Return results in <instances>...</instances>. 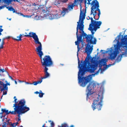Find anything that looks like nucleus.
I'll return each mask as SVG.
<instances>
[{
  "instance_id": "nucleus-1",
  "label": "nucleus",
  "mask_w": 127,
  "mask_h": 127,
  "mask_svg": "<svg viewBox=\"0 0 127 127\" xmlns=\"http://www.w3.org/2000/svg\"><path fill=\"white\" fill-rule=\"evenodd\" d=\"M85 51L87 54V56L84 61H81L80 63V74H84L86 72H89L90 73L94 72L96 69V66L95 64H91L89 62L90 59V54L93 50V46H91V45L88 42Z\"/></svg>"
},
{
  "instance_id": "nucleus-2",
  "label": "nucleus",
  "mask_w": 127,
  "mask_h": 127,
  "mask_svg": "<svg viewBox=\"0 0 127 127\" xmlns=\"http://www.w3.org/2000/svg\"><path fill=\"white\" fill-rule=\"evenodd\" d=\"M89 17V19L91 20V23L89 25V27L88 30L91 31V34L87 35H84L83 38H86L87 42L90 43L91 44H95L96 43L97 40L94 37V32L93 31H96L97 30L100 28V26L102 24V22L99 21H96V20H93L92 17Z\"/></svg>"
},
{
  "instance_id": "nucleus-3",
  "label": "nucleus",
  "mask_w": 127,
  "mask_h": 127,
  "mask_svg": "<svg viewBox=\"0 0 127 127\" xmlns=\"http://www.w3.org/2000/svg\"><path fill=\"white\" fill-rule=\"evenodd\" d=\"M92 0H80V3H84L85 5V9L87 8L86 5L90 4L91 8V11L90 15L91 16H93L94 19L95 20H98L100 17L101 12L100 9L99 8V3L98 1L95 2L92 1L91 3L90 2Z\"/></svg>"
},
{
  "instance_id": "nucleus-4",
  "label": "nucleus",
  "mask_w": 127,
  "mask_h": 127,
  "mask_svg": "<svg viewBox=\"0 0 127 127\" xmlns=\"http://www.w3.org/2000/svg\"><path fill=\"white\" fill-rule=\"evenodd\" d=\"M91 78L89 77H81L80 76V85L82 87H85L87 83H89L87 86L86 88L87 97H88L90 95L93 94L95 95V93L94 91V89L96 87L97 84L93 81L90 82Z\"/></svg>"
},
{
  "instance_id": "nucleus-5",
  "label": "nucleus",
  "mask_w": 127,
  "mask_h": 127,
  "mask_svg": "<svg viewBox=\"0 0 127 127\" xmlns=\"http://www.w3.org/2000/svg\"><path fill=\"white\" fill-rule=\"evenodd\" d=\"M103 91H99L98 94H96L94 99L92 107L93 110L97 109L98 110H101L102 106V100L103 98Z\"/></svg>"
},
{
  "instance_id": "nucleus-6",
  "label": "nucleus",
  "mask_w": 127,
  "mask_h": 127,
  "mask_svg": "<svg viewBox=\"0 0 127 127\" xmlns=\"http://www.w3.org/2000/svg\"><path fill=\"white\" fill-rule=\"evenodd\" d=\"M42 46L41 47V50L38 51L36 50V51L38 53L37 54L39 55L41 60L42 65L43 67H50L53 64V62L50 57L49 55L45 56L44 58L42 59V56L43 55V53L41 51L42 50Z\"/></svg>"
},
{
  "instance_id": "nucleus-7",
  "label": "nucleus",
  "mask_w": 127,
  "mask_h": 127,
  "mask_svg": "<svg viewBox=\"0 0 127 127\" xmlns=\"http://www.w3.org/2000/svg\"><path fill=\"white\" fill-rule=\"evenodd\" d=\"M123 39L124 40L122 41L121 45L120 44H118L116 45H115L114 46L115 48L113 52H112L113 51V49L112 47L111 48L110 50L109 49V50H108L110 52V53H111L110 57V59L112 60H114L115 59V58L117 56V54L119 52V49L120 50V48L121 46L123 48H125L126 49H127L126 47H123L122 46L123 45H122V42L125 40V39H124V38Z\"/></svg>"
},
{
  "instance_id": "nucleus-8",
  "label": "nucleus",
  "mask_w": 127,
  "mask_h": 127,
  "mask_svg": "<svg viewBox=\"0 0 127 127\" xmlns=\"http://www.w3.org/2000/svg\"><path fill=\"white\" fill-rule=\"evenodd\" d=\"M24 36L26 37H32L34 40L35 44H39V45L36 48V50H37V51H39L41 50L42 44L39 41L38 36L35 33L30 32L29 33V34L25 35Z\"/></svg>"
},
{
  "instance_id": "nucleus-9",
  "label": "nucleus",
  "mask_w": 127,
  "mask_h": 127,
  "mask_svg": "<svg viewBox=\"0 0 127 127\" xmlns=\"http://www.w3.org/2000/svg\"><path fill=\"white\" fill-rule=\"evenodd\" d=\"M36 6L37 8H36V6H35V10H38L39 9L40 10L42 11L41 16L43 17H47V15L48 13H49L50 12V7H46L43 5L40 6L37 4Z\"/></svg>"
},
{
  "instance_id": "nucleus-10",
  "label": "nucleus",
  "mask_w": 127,
  "mask_h": 127,
  "mask_svg": "<svg viewBox=\"0 0 127 127\" xmlns=\"http://www.w3.org/2000/svg\"><path fill=\"white\" fill-rule=\"evenodd\" d=\"M79 29V28H77V32L76 34L77 38V40L75 42V45H77L78 51L77 52V56L78 57V68L79 69V70L78 72V83L79 84V59L78 57V52L79 51V34H78V30Z\"/></svg>"
},
{
  "instance_id": "nucleus-11",
  "label": "nucleus",
  "mask_w": 127,
  "mask_h": 127,
  "mask_svg": "<svg viewBox=\"0 0 127 127\" xmlns=\"http://www.w3.org/2000/svg\"><path fill=\"white\" fill-rule=\"evenodd\" d=\"M17 98H15L13 102L15 103L13 104V107H15L18 108L25 106L26 103L24 99L18 101H17Z\"/></svg>"
},
{
  "instance_id": "nucleus-12",
  "label": "nucleus",
  "mask_w": 127,
  "mask_h": 127,
  "mask_svg": "<svg viewBox=\"0 0 127 127\" xmlns=\"http://www.w3.org/2000/svg\"><path fill=\"white\" fill-rule=\"evenodd\" d=\"M29 110V108L26 106L17 108L16 113L18 114V118H20V114L25 113Z\"/></svg>"
},
{
  "instance_id": "nucleus-13",
  "label": "nucleus",
  "mask_w": 127,
  "mask_h": 127,
  "mask_svg": "<svg viewBox=\"0 0 127 127\" xmlns=\"http://www.w3.org/2000/svg\"><path fill=\"white\" fill-rule=\"evenodd\" d=\"M86 13V10L83 9L82 11L81 9L80 13V24L81 25H83L84 23L83 20L85 18Z\"/></svg>"
},
{
  "instance_id": "nucleus-14",
  "label": "nucleus",
  "mask_w": 127,
  "mask_h": 127,
  "mask_svg": "<svg viewBox=\"0 0 127 127\" xmlns=\"http://www.w3.org/2000/svg\"><path fill=\"white\" fill-rule=\"evenodd\" d=\"M61 16V13L59 14H58L57 13L56 14L52 15L50 14L49 13H48L47 15V18H48L50 19H57L60 17Z\"/></svg>"
},
{
  "instance_id": "nucleus-15",
  "label": "nucleus",
  "mask_w": 127,
  "mask_h": 127,
  "mask_svg": "<svg viewBox=\"0 0 127 127\" xmlns=\"http://www.w3.org/2000/svg\"><path fill=\"white\" fill-rule=\"evenodd\" d=\"M79 0H74V3H72L71 4L68 5V10H70L73 9V7L75 6H77L79 3Z\"/></svg>"
},
{
  "instance_id": "nucleus-16",
  "label": "nucleus",
  "mask_w": 127,
  "mask_h": 127,
  "mask_svg": "<svg viewBox=\"0 0 127 127\" xmlns=\"http://www.w3.org/2000/svg\"><path fill=\"white\" fill-rule=\"evenodd\" d=\"M84 27V25H81L80 24V31H81L82 33L80 34V42L82 41V37L84 35H86V33L84 32L83 31Z\"/></svg>"
},
{
  "instance_id": "nucleus-17",
  "label": "nucleus",
  "mask_w": 127,
  "mask_h": 127,
  "mask_svg": "<svg viewBox=\"0 0 127 127\" xmlns=\"http://www.w3.org/2000/svg\"><path fill=\"white\" fill-rule=\"evenodd\" d=\"M42 68L44 69L43 71L45 75L44 77H41V79L42 80L48 78L50 75L49 73L47 71L48 70L47 67H42Z\"/></svg>"
},
{
  "instance_id": "nucleus-18",
  "label": "nucleus",
  "mask_w": 127,
  "mask_h": 127,
  "mask_svg": "<svg viewBox=\"0 0 127 127\" xmlns=\"http://www.w3.org/2000/svg\"><path fill=\"white\" fill-rule=\"evenodd\" d=\"M124 39L125 40L122 42V45L123 47H125L127 49V35L124 36Z\"/></svg>"
},
{
  "instance_id": "nucleus-19",
  "label": "nucleus",
  "mask_w": 127,
  "mask_h": 127,
  "mask_svg": "<svg viewBox=\"0 0 127 127\" xmlns=\"http://www.w3.org/2000/svg\"><path fill=\"white\" fill-rule=\"evenodd\" d=\"M6 8L7 9H8V10L10 11H13V13H18V12H17V11L16 10H15V9H14L12 6H11L10 7H9L7 6H6Z\"/></svg>"
},
{
  "instance_id": "nucleus-20",
  "label": "nucleus",
  "mask_w": 127,
  "mask_h": 127,
  "mask_svg": "<svg viewBox=\"0 0 127 127\" xmlns=\"http://www.w3.org/2000/svg\"><path fill=\"white\" fill-rule=\"evenodd\" d=\"M122 55H119L117 59L115 61V62L113 64H114L115 63L119 62H120L121 60L122 57Z\"/></svg>"
},
{
  "instance_id": "nucleus-21",
  "label": "nucleus",
  "mask_w": 127,
  "mask_h": 127,
  "mask_svg": "<svg viewBox=\"0 0 127 127\" xmlns=\"http://www.w3.org/2000/svg\"><path fill=\"white\" fill-rule=\"evenodd\" d=\"M68 9L64 8L63 10L61 12V15L63 16L66 13H68Z\"/></svg>"
},
{
  "instance_id": "nucleus-22",
  "label": "nucleus",
  "mask_w": 127,
  "mask_h": 127,
  "mask_svg": "<svg viewBox=\"0 0 127 127\" xmlns=\"http://www.w3.org/2000/svg\"><path fill=\"white\" fill-rule=\"evenodd\" d=\"M6 84H4L3 86V88L1 87V86H0V90L2 91H4L5 90H8V87L6 86Z\"/></svg>"
},
{
  "instance_id": "nucleus-23",
  "label": "nucleus",
  "mask_w": 127,
  "mask_h": 127,
  "mask_svg": "<svg viewBox=\"0 0 127 127\" xmlns=\"http://www.w3.org/2000/svg\"><path fill=\"white\" fill-rule=\"evenodd\" d=\"M42 80L41 79L40 80L37 81H34L32 83H31L30 84L32 85L33 84L34 85H36L38 84L41 83L42 82Z\"/></svg>"
},
{
  "instance_id": "nucleus-24",
  "label": "nucleus",
  "mask_w": 127,
  "mask_h": 127,
  "mask_svg": "<svg viewBox=\"0 0 127 127\" xmlns=\"http://www.w3.org/2000/svg\"><path fill=\"white\" fill-rule=\"evenodd\" d=\"M14 107V111H10L9 112L8 111V114H9L10 113L11 114H14V115L16 114V111L17 109V108L16 107Z\"/></svg>"
},
{
  "instance_id": "nucleus-25",
  "label": "nucleus",
  "mask_w": 127,
  "mask_h": 127,
  "mask_svg": "<svg viewBox=\"0 0 127 127\" xmlns=\"http://www.w3.org/2000/svg\"><path fill=\"white\" fill-rule=\"evenodd\" d=\"M22 35L20 34L19 36H17V38H18V39L14 38V39L17 41H21V38H22Z\"/></svg>"
},
{
  "instance_id": "nucleus-26",
  "label": "nucleus",
  "mask_w": 127,
  "mask_h": 127,
  "mask_svg": "<svg viewBox=\"0 0 127 127\" xmlns=\"http://www.w3.org/2000/svg\"><path fill=\"white\" fill-rule=\"evenodd\" d=\"M59 127H68L66 123H64L62 124L61 126H58Z\"/></svg>"
},
{
  "instance_id": "nucleus-27",
  "label": "nucleus",
  "mask_w": 127,
  "mask_h": 127,
  "mask_svg": "<svg viewBox=\"0 0 127 127\" xmlns=\"http://www.w3.org/2000/svg\"><path fill=\"white\" fill-rule=\"evenodd\" d=\"M111 65V64H110L108 65H106L105 67H104L103 68V69H101V71H104L107 68H108L109 66H110V65Z\"/></svg>"
},
{
  "instance_id": "nucleus-28",
  "label": "nucleus",
  "mask_w": 127,
  "mask_h": 127,
  "mask_svg": "<svg viewBox=\"0 0 127 127\" xmlns=\"http://www.w3.org/2000/svg\"><path fill=\"white\" fill-rule=\"evenodd\" d=\"M44 94L42 92V91L41 90L39 91V96L40 97H43Z\"/></svg>"
},
{
  "instance_id": "nucleus-29",
  "label": "nucleus",
  "mask_w": 127,
  "mask_h": 127,
  "mask_svg": "<svg viewBox=\"0 0 127 127\" xmlns=\"http://www.w3.org/2000/svg\"><path fill=\"white\" fill-rule=\"evenodd\" d=\"M9 120L10 119H8V120L6 121V122L7 123V125H10L11 124V122H9Z\"/></svg>"
},
{
  "instance_id": "nucleus-30",
  "label": "nucleus",
  "mask_w": 127,
  "mask_h": 127,
  "mask_svg": "<svg viewBox=\"0 0 127 127\" xmlns=\"http://www.w3.org/2000/svg\"><path fill=\"white\" fill-rule=\"evenodd\" d=\"M4 43V42L2 41L1 46H0V48H3V45Z\"/></svg>"
},
{
  "instance_id": "nucleus-31",
  "label": "nucleus",
  "mask_w": 127,
  "mask_h": 127,
  "mask_svg": "<svg viewBox=\"0 0 127 127\" xmlns=\"http://www.w3.org/2000/svg\"><path fill=\"white\" fill-rule=\"evenodd\" d=\"M6 110L5 109H3V108H2L1 109V111H2V112L0 113V114H3V113L5 112V111Z\"/></svg>"
},
{
  "instance_id": "nucleus-32",
  "label": "nucleus",
  "mask_w": 127,
  "mask_h": 127,
  "mask_svg": "<svg viewBox=\"0 0 127 127\" xmlns=\"http://www.w3.org/2000/svg\"><path fill=\"white\" fill-rule=\"evenodd\" d=\"M6 4L3 5H1L0 6V10L3 8L5 7H6Z\"/></svg>"
},
{
  "instance_id": "nucleus-33",
  "label": "nucleus",
  "mask_w": 127,
  "mask_h": 127,
  "mask_svg": "<svg viewBox=\"0 0 127 127\" xmlns=\"http://www.w3.org/2000/svg\"><path fill=\"white\" fill-rule=\"evenodd\" d=\"M10 126L11 127H16V125H15V123H13V124H11Z\"/></svg>"
},
{
  "instance_id": "nucleus-34",
  "label": "nucleus",
  "mask_w": 127,
  "mask_h": 127,
  "mask_svg": "<svg viewBox=\"0 0 127 127\" xmlns=\"http://www.w3.org/2000/svg\"><path fill=\"white\" fill-rule=\"evenodd\" d=\"M51 127H53L54 126V123L53 122H52L51 124Z\"/></svg>"
},
{
  "instance_id": "nucleus-35",
  "label": "nucleus",
  "mask_w": 127,
  "mask_h": 127,
  "mask_svg": "<svg viewBox=\"0 0 127 127\" xmlns=\"http://www.w3.org/2000/svg\"><path fill=\"white\" fill-rule=\"evenodd\" d=\"M68 1V0H62V2L63 3H65L66 2Z\"/></svg>"
},
{
  "instance_id": "nucleus-36",
  "label": "nucleus",
  "mask_w": 127,
  "mask_h": 127,
  "mask_svg": "<svg viewBox=\"0 0 127 127\" xmlns=\"http://www.w3.org/2000/svg\"><path fill=\"white\" fill-rule=\"evenodd\" d=\"M17 14H18L19 15H20V16H23L24 17H25V16L22 13H18Z\"/></svg>"
},
{
  "instance_id": "nucleus-37",
  "label": "nucleus",
  "mask_w": 127,
  "mask_h": 127,
  "mask_svg": "<svg viewBox=\"0 0 127 127\" xmlns=\"http://www.w3.org/2000/svg\"><path fill=\"white\" fill-rule=\"evenodd\" d=\"M5 71L4 70V69H0V72L1 71L2 72H4V71Z\"/></svg>"
},
{
  "instance_id": "nucleus-38",
  "label": "nucleus",
  "mask_w": 127,
  "mask_h": 127,
  "mask_svg": "<svg viewBox=\"0 0 127 127\" xmlns=\"http://www.w3.org/2000/svg\"><path fill=\"white\" fill-rule=\"evenodd\" d=\"M0 84L1 85H3L4 84L2 82L0 81Z\"/></svg>"
},
{
  "instance_id": "nucleus-39",
  "label": "nucleus",
  "mask_w": 127,
  "mask_h": 127,
  "mask_svg": "<svg viewBox=\"0 0 127 127\" xmlns=\"http://www.w3.org/2000/svg\"><path fill=\"white\" fill-rule=\"evenodd\" d=\"M7 94V92L6 91L5 92H3V95H6Z\"/></svg>"
},
{
  "instance_id": "nucleus-40",
  "label": "nucleus",
  "mask_w": 127,
  "mask_h": 127,
  "mask_svg": "<svg viewBox=\"0 0 127 127\" xmlns=\"http://www.w3.org/2000/svg\"><path fill=\"white\" fill-rule=\"evenodd\" d=\"M8 110H6L5 113L6 115L8 114Z\"/></svg>"
},
{
  "instance_id": "nucleus-41",
  "label": "nucleus",
  "mask_w": 127,
  "mask_h": 127,
  "mask_svg": "<svg viewBox=\"0 0 127 127\" xmlns=\"http://www.w3.org/2000/svg\"><path fill=\"white\" fill-rule=\"evenodd\" d=\"M7 120V118H4L3 119H2V121H6Z\"/></svg>"
},
{
  "instance_id": "nucleus-42",
  "label": "nucleus",
  "mask_w": 127,
  "mask_h": 127,
  "mask_svg": "<svg viewBox=\"0 0 127 127\" xmlns=\"http://www.w3.org/2000/svg\"><path fill=\"white\" fill-rule=\"evenodd\" d=\"M3 125H7V123H6V122H3Z\"/></svg>"
},
{
  "instance_id": "nucleus-43",
  "label": "nucleus",
  "mask_w": 127,
  "mask_h": 127,
  "mask_svg": "<svg viewBox=\"0 0 127 127\" xmlns=\"http://www.w3.org/2000/svg\"><path fill=\"white\" fill-rule=\"evenodd\" d=\"M34 93L35 94H39V92H38V91H36V92H35Z\"/></svg>"
},
{
  "instance_id": "nucleus-44",
  "label": "nucleus",
  "mask_w": 127,
  "mask_h": 127,
  "mask_svg": "<svg viewBox=\"0 0 127 127\" xmlns=\"http://www.w3.org/2000/svg\"><path fill=\"white\" fill-rule=\"evenodd\" d=\"M19 124V123H18V121L16 123H15V125H16V126L17 125V124Z\"/></svg>"
},
{
  "instance_id": "nucleus-45",
  "label": "nucleus",
  "mask_w": 127,
  "mask_h": 127,
  "mask_svg": "<svg viewBox=\"0 0 127 127\" xmlns=\"http://www.w3.org/2000/svg\"><path fill=\"white\" fill-rule=\"evenodd\" d=\"M5 84H6V86H7L8 85L9 86L10 85V84L9 83H7Z\"/></svg>"
},
{
  "instance_id": "nucleus-46",
  "label": "nucleus",
  "mask_w": 127,
  "mask_h": 127,
  "mask_svg": "<svg viewBox=\"0 0 127 127\" xmlns=\"http://www.w3.org/2000/svg\"><path fill=\"white\" fill-rule=\"evenodd\" d=\"M9 77L12 80H14L13 79V78H12L10 76H9Z\"/></svg>"
},
{
  "instance_id": "nucleus-47",
  "label": "nucleus",
  "mask_w": 127,
  "mask_h": 127,
  "mask_svg": "<svg viewBox=\"0 0 127 127\" xmlns=\"http://www.w3.org/2000/svg\"><path fill=\"white\" fill-rule=\"evenodd\" d=\"M107 52H108V51H106L105 52V51H104V52H103V53H102V54H105L106 53H107Z\"/></svg>"
},
{
  "instance_id": "nucleus-48",
  "label": "nucleus",
  "mask_w": 127,
  "mask_h": 127,
  "mask_svg": "<svg viewBox=\"0 0 127 127\" xmlns=\"http://www.w3.org/2000/svg\"><path fill=\"white\" fill-rule=\"evenodd\" d=\"M2 31V29L0 30V36L1 35V32Z\"/></svg>"
},
{
  "instance_id": "nucleus-49",
  "label": "nucleus",
  "mask_w": 127,
  "mask_h": 127,
  "mask_svg": "<svg viewBox=\"0 0 127 127\" xmlns=\"http://www.w3.org/2000/svg\"><path fill=\"white\" fill-rule=\"evenodd\" d=\"M2 127H7L6 125H2Z\"/></svg>"
},
{
  "instance_id": "nucleus-50",
  "label": "nucleus",
  "mask_w": 127,
  "mask_h": 127,
  "mask_svg": "<svg viewBox=\"0 0 127 127\" xmlns=\"http://www.w3.org/2000/svg\"><path fill=\"white\" fill-rule=\"evenodd\" d=\"M20 118H18V119L17 121L18 122L19 121H20Z\"/></svg>"
},
{
  "instance_id": "nucleus-51",
  "label": "nucleus",
  "mask_w": 127,
  "mask_h": 127,
  "mask_svg": "<svg viewBox=\"0 0 127 127\" xmlns=\"http://www.w3.org/2000/svg\"><path fill=\"white\" fill-rule=\"evenodd\" d=\"M74 127V125H71V126H70V127Z\"/></svg>"
},
{
  "instance_id": "nucleus-52",
  "label": "nucleus",
  "mask_w": 127,
  "mask_h": 127,
  "mask_svg": "<svg viewBox=\"0 0 127 127\" xmlns=\"http://www.w3.org/2000/svg\"><path fill=\"white\" fill-rule=\"evenodd\" d=\"M13 0L14 2L16 1L17 2L18 1L17 0Z\"/></svg>"
},
{
  "instance_id": "nucleus-53",
  "label": "nucleus",
  "mask_w": 127,
  "mask_h": 127,
  "mask_svg": "<svg viewBox=\"0 0 127 127\" xmlns=\"http://www.w3.org/2000/svg\"><path fill=\"white\" fill-rule=\"evenodd\" d=\"M4 38L2 39V41H3V42H4Z\"/></svg>"
},
{
  "instance_id": "nucleus-54",
  "label": "nucleus",
  "mask_w": 127,
  "mask_h": 127,
  "mask_svg": "<svg viewBox=\"0 0 127 127\" xmlns=\"http://www.w3.org/2000/svg\"><path fill=\"white\" fill-rule=\"evenodd\" d=\"M21 0H17V2L20 3Z\"/></svg>"
},
{
  "instance_id": "nucleus-55",
  "label": "nucleus",
  "mask_w": 127,
  "mask_h": 127,
  "mask_svg": "<svg viewBox=\"0 0 127 127\" xmlns=\"http://www.w3.org/2000/svg\"><path fill=\"white\" fill-rule=\"evenodd\" d=\"M26 83L28 84H30L31 83H29L28 82H26Z\"/></svg>"
},
{
  "instance_id": "nucleus-56",
  "label": "nucleus",
  "mask_w": 127,
  "mask_h": 127,
  "mask_svg": "<svg viewBox=\"0 0 127 127\" xmlns=\"http://www.w3.org/2000/svg\"><path fill=\"white\" fill-rule=\"evenodd\" d=\"M15 82L16 84H17V83L16 81L15 80Z\"/></svg>"
},
{
  "instance_id": "nucleus-57",
  "label": "nucleus",
  "mask_w": 127,
  "mask_h": 127,
  "mask_svg": "<svg viewBox=\"0 0 127 127\" xmlns=\"http://www.w3.org/2000/svg\"><path fill=\"white\" fill-rule=\"evenodd\" d=\"M35 5V6H36V8H37V7L36 6V5ZM35 7L34 8H35Z\"/></svg>"
},
{
  "instance_id": "nucleus-58",
  "label": "nucleus",
  "mask_w": 127,
  "mask_h": 127,
  "mask_svg": "<svg viewBox=\"0 0 127 127\" xmlns=\"http://www.w3.org/2000/svg\"><path fill=\"white\" fill-rule=\"evenodd\" d=\"M48 0H46V1H45L46 3H47V2L48 1Z\"/></svg>"
},
{
  "instance_id": "nucleus-59",
  "label": "nucleus",
  "mask_w": 127,
  "mask_h": 127,
  "mask_svg": "<svg viewBox=\"0 0 127 127\" xmlns=\"http://www.w3.org/2000/svg\"><path fill=\"white\" fill-rule=\"evenodd\" d=\"M93 1H94L95 2H96V1H98L97 0H94Z\"/></svg>"
},
{
  "instance_id": "nucleus-60",
  "label": "nucleus",
  "mask_w": 127,
  "mask_h": 127,
  "mask_svg": "<svg viewBox=\"0 0 127 127\" xmlns=\"http://www.w3.org/2000/svg\"><path fill=\"white\" fill-rule=\"evenodd\" d=\"M14 99L15 98H16V96H14Z\"/></svg>"
},
{
  "instance_id": "nucleus-61",
  "label": "nucleus",
  "mask_w": 127,
  "mask_h": 127,
  "mask_svg": "<svg viewBox=\"0 0 127 127\" xmlns=\"http://www.w3.org/2000/svg\"><path fill=\"white\" fill-rule=\"evenodd\" d=\"M118 36H119V38H118V39H119V37H120V35H119Z\"/></svg>"
},
{
  "instance_id": "nucleus-62",
  "label": "nucleus",
  "mask_w": 127,
  "mask_h": 127,
  "mask_svg": "<svg viewBox=\"0 0 127 127\" xmlns=\"http://www.w3.org/2000/svg\"><path fill=\"white\" fill-rule=\"evenodd\" d=\"M19 127H23V126H20Z\"/></svg>"
},
{
  "instance_id": "nucleus-63",
  "label": "nucleus",
  "mask_w": 127,
  "mask_h": 127,
  "mask_svg": "<svg viewBox=\"0 0 127 127\" xmlns=\"http://www.w3.org/2000/svg\"><path fill=\"white\" fill-rule=\"evenodd\" d=\"M11 18H10V19H9V20H11Z\"/></svg>"
},
{
  "instance_id": "nucleus-64",
  "label": "nucleus",
  "mask_w": 127,
  "mask_h": 127,
  "mask_svg": "<svg viewBox=\"0 0 127 127\" xmlns=\"http://www.w3.org/2000/svg\"><path fill=\"white\" fill-rule=\"evenodd\" d=\"M10 38V37L9 36L8 37V38Z\"/></svg>"
}]
</instances>
